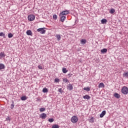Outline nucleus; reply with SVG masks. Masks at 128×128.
Listing matches in <instances>:
<instances>
[{
    "label": "nucleus",
    "instance_id": "1",
    "mask_svg": "<svg viewBox=\"0 0 128 128\" xmlns=\"http://www.w3.org/2000/svg\"><path fill=\"white\" fill-rule=\"evenodd\" d=\"M122 92L123 94H128V88L124 86L122 89Z\"/></svg>",
    "mask_w": 128,
    "mask_h": 128
},
{
    "label": "nucleus",
    "instance_id": "2",
    "mask_svg": "<svg viewBox=\"0 0 128 128\" xmlns=\"http://www.w3.org/2000/svg\"><path fill=\"white\" fill-rule=\"evenodd\" d=\"M78 116H72L71 118V122L73 124H76V123L78 122Z\"/></svg>",
    "mask_w": 128,
    "mask_h": 128
},
{
    "label": "nucleus",
    "instance_id": "3",
    "mask_svg": "<svg viewBox=\"0 0 128 128\" xmlns=\"http://www.w3.org/2000/svg\"><path fill=\"white\" fill-rule=\"evenodd\" d=\"M28 18L29 22H32V20H34V18H36V16H34V14H30L28 16Z\"/></svg>",
    "mask_w": 128,
    "mask_h": 128
},
{
    "label": "nucleus",
    "instance_id": "4",
    "mask_svg": "<svg viewBox=\"0 0 128 128\" xmlns=\"http://www.w3.org/2000/svg\"><path fill=\"white\" fill-rule=\"evenodd\" d=\"M37 32H40L41 34H44L46 31V30L44 29V28H39L37 29Z\"/></svg>",
    "mask_w": 128,
    "mask_h": 128
},
{
    "label": "nucleus",
    "instance_id": "5",
    "mask_svg": "<svg viewBox=\"0 0 128 128\" xmlns=\"http://www.w3.org/2000/svg\"><path fill=\"white\" fill-rule=\"evenodd\" d=\"M70 14V11L68 10H63L62 12H60V16H66Z\"/></svg>",
    "mask_w": 128,
    "mask_h": 128
},
{
    "label": "nucleus",
    "instance_id": "6",
    "mask_svg": "<svg viewBox=\"0 0 128 128\" xmlns=\"http://www.w3.org/2000/svg\"><path fill=\"white\" fill-rule=\"evenodd\" d=\"M60 20L62 22H64V20H66V16H62V15H60Z\"/></svg>",
    "mask_w": 128,
    "mask_h": 128
},
{
    "label": "nucleus",
    "instance_id": "7",
    "mask_svg": "<svg viewBox=\"0 0 128 128\" xmlns=\"http://www.w3.org/2000/svg\"><path fill=\"white\" fill-rule=\"evenodd\" d=\"M72 84H68V85L67 86V90H74Z\"/></svg>",
    "mask_w": 128,
    "mask_h": 128
},
{
    "label": "nucleus",
    "instance_id": "8",
    "mask_svg": "<svg viewBox=\"0 0 128 128\" xmlns=\"http://www.w3.org/2000/svg\"><path fill=\"white\" fill-rule=\"evenodd\" d=\"M40 118H42V120H46V113H43L40 115Z\"/></svg>",
    "mask_w": 128,
    "mask_h": 128
},
{
    "label": "nucleus",
    "instance_id": "9",
    "mask_svg": "<svg viewBox=\"0 0 128 128\" xmlns=\"http://www.w3.org/2000/svg\"><path fill=\"white\" fill-rule=\"evenodd\" d=\"M4 68H6L4 64L0 63V70H4Z\"/></svg>",
    "mask_w": 128,
    "mask_h": 128
},
{
    "label": "nucleus",
    "instance_id": "10",
    "mask_svg": "<svg viewBox=\"0 0 128 128\" xmlns=\"http://www.w3.org/2000/svg\"><path fill=\"white\" fill-rule=\"evenodd\" d=\"M27 36H32V32L30 30H28L26 32Z\"/></svg>",
    "mask_w": 128,
    "mask_h": 128
},
{
    "label": "nucleus",
    "instance_id": "11",
    "mask_svg": "<svg viewBox=\"0 0 128 128\" xmlns=\"http://www.w3.org/2000/svg\"><path fill=\"white\" fill-rule=\"evenodd\" d=\"M84 100H90V96L88 94L83 96Z\"/></svg>",
    "mask_w": 128,
    "mask_h": 128
},
{
    "label": "nucleus",
    "instance_id": "12",
    "mask_svg": "<svg viewBox=\"0 0 128 128\" xmlns=\"http://www.w3.org/2000/svg\"><path fill=\"white\" fill-rule=\"evenodd\" d=\"M81 44H86V40L82 39L80 40Z\"/></svg>",
    "mask_w": 128,
    "mask_h": 128
},
{
    "label": "nucleus",
    "instance_id": "13",
    "mask_svg": "<svg viewBox=\"0 0 128 128\" xmlns=\"http://www.w3.org/2000/svg\"><path fill=\"white\" fill-rule=\"evenodd\" d=\"M101 22L103 24H106V22H108V20L106 18H103L101 20Z\"/></svg>",
    "mask_w": 128,
    "mask_h": 128
},
{
    "label": "nucleus",
    "instance_id": "14",
    "mask_svg": "<svg viewBox=\"0 0 128 128\" xmlns=\"http://www.w3.org/2000/svg\"><path fill=\"white\" fill-rule=\"evenodd\" d=\"M106 110H103L102 112L100 114V118H104V116H106Z\"/></svg>",
    "mask_w": 128,
    "mask_h": 128
},
{
    "label": "nucleus",
    "instance_id": "15",
    "mask_svg": "<svg viewBox=\"0 0 128 128\" xmlns=\"http://www.w3.org/2000/svg\"><path fill=\"white\" fill-rule=\"evenodd\" d=\"M114 96L116 98H120V95L116 92L114 94Z\"/></svg>",
    "mask_w": 128,
    "mask_h": 128
},
{
    "label": "nucleus",
    "instance_id": "16",
    "mask_svg": "<svg viewBox=\"0 0 128 128\" xmlns=\"http://www.w3.org/2000/svg\"><path fill=\"white\" fill-rule=\"evenodd\" d=\"M108 52V49L104 48L101 50L102 54H106V52Z\"/></svg>",
    "mask_w": 128,
    "mask_h": 128
},
{
    "label": "nucleus",
    "instance_id": "17",
    "mask_svg": "<svg viewBox=\"0 0 128 128\" xmlns=\"http://www.w3.org/2000/svg\"><path fill=\"white\" fill-rule=\"evenodd\" d=\"M14 100H12V104L10 105L11 110H14Z\"/></svg>",
    "mask_w": 128,
    "mask_h": 128
},
{
    "label": "nucleus",
    "instance_id": "18",
    "mask_svg": "<svg viewBox=\"0 0 128 128\" xmlns=\"http://www.w3.org/2000/svg\"><path fill=\"white\" fill-rule=\"evenodd\" d=\"M98 88H104V84L103 82H101L99 84Z\"/></svg>",
    "mask_w": 128,
    "mask_h": 128
},
{
    "label": "nucleus",
    "instance_id": "19",
    "mask_svg": "<svg viewBox=\"0 0 128 128\" xmlns=\"http://www.w3.org/2000/svg\"><path fill=\"white\" fill-rule=\"evenodd\" d=\"M6 56V54H4V52H0V58H4Z\"/></svg>",
    "mask_w": 128,
    "mask_h": 128
},
{
    "label": "nucleus",
    "instance_id": "20",
    "mask_svg": "<svg viewBox=\"0 0 128 128\" xmlns=\"http://www.w3.org/2000/svg\"><path fill=\"white\" fill-rule=\"evenodd\" d=\"M56 38L57 40H58V42H60V38H62V36H60V34L56 35Z\"/></svg>",
    "mask_w": 128,
    "mask_h": 128
},
{
    "label": "nucleus",
    "instance_id": "21",
    "mask_svg": "<svg viewBox=\"0 0 128 128\" xmlns=\"http://www.w3.org/2000/svg\"><path fill=\"white\" fill-rule=\"evenodd\" d=\"M0 36H2L4 38H6V34L4 33L3 32H0Z\"/></svg>",
    "mask_w": 128,
    "mask_h": 128
},
{
    "label": "nucleus",
    "instance_id": "22",
    "mask_svg": "<svg viewBox=\"0 0 128 128\" xmlns=\"http://www.w3.org/2000/svg\"><path fill=\"white\" fill-rule=\"evenodd\" d=\"M62 71L63 74H66V72H68V70H66V68H62Z\"/></svg>",
    "mask_w": 128,
    "mask_h": 128
},
{
    "label": "nucleus",
    "instance_id": "23",
    "mask_svg": "<svg viewBox=\"0 0 128 128\" xmlns=\"http://www.w3.org/2000/svg\"><path fill=\"white\" fill-rule=\"evenodd\" d=\"M28 98V97L26 96H22L20 98L21 100H26Z\"/></svg>",
    "mask_w": 128,
    "mask_h": 128
},
{
    "label": "nucleus",
    "instance_id": "24",
    "mask_svg": "<svg viewBox=\"0 0 128 128\" xmlns=\"http://www.w3.org/2000/svg\"><path fill=\"white\" fill-rule=\"evenodd\" d=\"M110 14H114L116 12V10L114 8H111L110 10Z\"/></svg>",
    "mask_w": 128,
    "mask_h": 128
},
{
    "label": "nucleus",
    "instance_id": "25",
    "mask_svg": "<svg viewBox=\"0 0 128 128\" xmlns=\"http://www.w3.org/2000/svg\"><path fill=\"white\" fill-rule=\"evenodd\" d=\"M84 90H86V92H90V88H89V87L84 88Z\"/></svg>",
    "mask_w": 128,
    "mask_h": 128
},
{
    "label": "nucleus",
    "instance_id": "26",
    "mask_svg": "<svg viewBox=\"0 0 128 128\" xmlns=\"http://www.w3.org/2000/svg\"><path fill=\"white\" fill-rule=\"evenodd\" d=\"M64 82H70V80H68L66 78H64L62 80Z\"/></svg>",
    "mask_w": 128,
    "mask_h": 128
},
{
    "label": "nucleus",
    "instance_id": "27",
    "mask_svg": "<svg viewBox=\"0 0 128 128\" xmlns=\"http://www.w3.org/2000/svg\"><path fill=\"white\" fill-rule=\"evenodd\" d=\"M48 92V88H44L42 89V92H44V93H46V92Z\"/></svg>",
    "mask_w": 128,
    "mask_h": 128
},
{
    "label": "nucleus",
    "instance_id": "28",
    "mask_svg": "<svg viewBox=\"0 0 128 128\" xmlns=\"http://www.w3.org/2000/svg\"><path fill=\"white\" fill-rule=\"evenodd\" d=\"M14 36V34H12V33H9L8 34V38H12Z\"/></svg>",
    "mask_w": 128,
    "mask_h": 128
},
{
    "label": "nucleus",
    "instance_id": "29",
    "mask_svg": "<svg viewBox=\"0 0 128 128\" xmlns=\"http://www.w3.org/2000/svg\"><path fill=\"white\" fill-rule=\"evenodd\" d=\"M52 128H60V126L56 124H54L52 126Z\"/></svg>",
    "mask_w": 128,
    "mask_h": 128
},
{
    "label": "nucleus",
    "instance_id": "30",
    "mask_svg": "<svg viewBox=\"0 0 128 128\" xmlns=\"http://www.w3.org/2000/svg\"><path fill=\"white\" fill-rule=\"evenodd\" d=\"M54 120L53 118H50L48 120V121L49 122H54Z\"/></svg>",
    "mask_w": 128,
    "mask_h": 128
},
{
    "label": "nucleus",
    "instance_id": "31",
    "mask_svg": "<svg viewBox=\"0 0 128 128\" xmlns=\"http://www.w3.org/2000/svg\"><path fill=\"white\" fill-rule=\"evenodd\" d=\"M53 18H54L55 20H58V16H56V14H54V15H53Z\"/></svg>",
    "mask_w": 128,
    "mask_h": 128
},
{
    "label": "nucleus",
    "instance_id": "32",
    "mask_svg": "<svg viewBox=\"0 0 128 128\" xmlns=\"http://www.w3.org/2000/svg\"><path fill=\"white\" fill-rule=\"evenodd\" d=\"M44 110H46L45 108H40V112H44Z\"/></svg>",
    "mask_w": 128,
    "mask_h": 128
},
{
    "label": "nucleus",
    "instance_id": "33",
    "mask_svg": "<svg viewBox=\"0 0 128 128\" xmlns=\"http://www.w3.org/2000/svg\"><path fill=\"white\" fill-rule=\"evenodd\" d=\"M123 76H126V78H128V72L124 73Z\"/></svg>",
    "mask_w": 128,
    "mask_h": 128
},
{
    "label": "nucleus",
    "instance_id": "34",
    "mask_svg": "<svg viewBox=\"0 0 128 128\" xmlns=\"http://www.w3.org/2000/svg\"><path fill=\"white\" fill-rule=\"evenodd\" d=\"M6 120L10 122V116H8L6 118Z\"/></svg>",
    "mask_w": 128,
    "mask_h": 128
},
{
    "label": "nucleus",
    "instance_id": "35",
    "mask_svg": "<svg viewBox=\"0 0 128 128\" xmlns=\"http://www.w3.org/2000/svg\"><path fill=\"white\" fill-rule=\"evenodd\" d=\"M55 82H60V79L56 78L54 79Z\"/></svg>",
    "mask_w": 128,
    "mask_h": 128
},
{
    "label": "nucleus",
    "instance_id": "36",
    "mask_svg": "<svg viewBox=\"0 0 128 128\" xmlns=\"http://www.w3.org/2000/svg\"><path fill=\"white\" fill-rule=\"evenodd\" d=\"M89 122H94V118H90V120H89Z\"/></svg>",
    "mask_w": 128,
    "mask_h": 128
},
{
    "label": "nucleus",
    "instance_id": "37",
    "mask_svg": "<svg viewBox=\"0 0 128 128\" xmlns=\"http://www.w3.org/2000/svg\"><path fill=\"white\" fill-rule=\"evenodd\" d=\"M38 68H39V70H42V66L40 65H39L38 66Z\"/></svg>",
    "mask_w": 128,
    "mask_h": 128
},
{
    "label": "nucleus",
    "instance_id": "38",
    "mask_svg": "<svg viewBox=\"0 0 128 128\" xmlns=\"http://www.w3.org/2000/svg\"><path fill=\"white\" fill-rule=\"evenodd\" d=\"M68 78H72V74H68Z\"/></svg>",
    "mask_w": 128,
    "mask_h": 128
},
{
    "label": "nucleus",
    "instance_id": "39",
    "mask_svg": "<svg viewBox=\"0 0 128 128\" xmlns=\"http://www.w3.org/2000/svg\"><path fill=\"white\" fill-rule=\"evenodd\" d=\"M58 92H62V88H59L58 90Z\"/></svg>",
    "mask_w": 128,
    "mask_h": 128
}]
</instances>
